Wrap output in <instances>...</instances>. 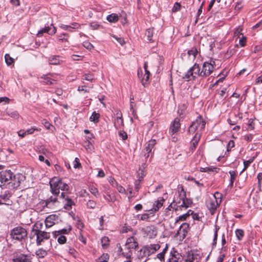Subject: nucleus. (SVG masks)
Returning a JSON list of instances; mask_svg holds the SVG:
<instances>
[{"label":"nucleus","mask_w":262,"mask_h":262,"mask_svg":"<svg viewBox=\"0 0 262 262\" xmlns=\"http://www.w3.org/2000/svg\"><path fill=\"white\" fill-rule=\"evenodd\" d=\"M50 186L51 192L53 195H58L59 194V190L68 191L69 186L68 185L62 181L61 179L54 177L50 181Z\"/></svg>","instance_id":"1"},{"label":"nucleus","mask_w":262,"mask_h":262,"mask_svg":"<svg viewBox=\"0 0 262 262\" xmlns=\"http://www.w3.org/2000/svg\"><path fill=\"white\" fill-rule=\"evenodd\" d=\"M35 236H36V244L37 246L41 245V243L45 240L49 239L50 237V234L49 232L41 231L38 229V228L36 227V225L35 224L33 226L31 232L30 238H33Z\"/></svg>","instance_id":"2"},{"label":"nucleus","mask_w":262,"mask_h":262,"mask_svg":"<svg viewBox=\"0 0 262 262\" xmlns=\"http://www.w3.org/2000/svg\"><path fill=\"white\" fill-rule=\"evenodd\" d=\"M10 236L13 240L21 241L27 237V231L25 228L17 226L10 231Z\"/></svg>","instance_id":"3"},{"label":"nucleus","mask_w":262,"mask_h":262,"mask_svg":"<svg viewBox=\"0 0 262 262\" xmlns=\"http://www.w3.org/2000/svg\"><path fill=\"white\" fill-rule=\"evenodd\" d=\"M221 194L218 192L214 193L213 198L207 201L206 205L211 214H213L221 202Z\"/></svg>","instance_id":"4"},{"label":"nucleus","mask_w":262,"mask_h":262,"mask_svg":"<svg viewBox=\"0 0 262 262\" xmlns=\"http://www.w3.org/2000/svg\"><path fill=\"white\" fill-rule=\"evenodd\" d=\"M185 199V191L183 186L181 187V190L178 191V197H174L172 201L174 204V209L176 211L183 210V205L182 202Z\"/></svg>","instance_id":"5"},{"label":"nucleus","mask_w":262,"mask_h":262,"mask_svg":"<svg viewBox=\"0 0 262 262\" xmlns=\"http://www.w3.org/2000/svg\"><path fill=\"white\" fill-rule=\"evenodd\" d=\"M60 198L62 200V202L64 209L69 211L72 209L73 206L75 205L74 200L70 197L67 192H61Z\"/></svg>","instance_id":"6"},{"label":"nucleus","mask_w":262,"mask_h":262,"mask_svg":"<svg viewBox=\"0 0 262 262\" xmlns=\"http://www.w3.org/2000/svg\"><path fill=\"white\" fill-rule=\"evenodd\" d=\"M12 172L10 170H5L0 171V187H8L10 179L12 177Z\"/></svg>","instance_id":"7"},{"label":"nucleus","mask_w":262,"mask_h":262,"mask_svg":"<svg viewBox=\"0 0 262 262\" xmlns=\"http://www.w3.org/2000/svg\"><path fill=\"white\" fill-rule=\"evenodd\" d=\"M160 248L159 244H150L144 246L141 249V252H143L144 256H149L155 253Z\"/></svg>","instance_id":"8"},{"label":"nucleus","mask_w":262,"mask_h":262,"mask_svg":"<svg viewBox=\"0 0 262 262\" xmlns=\"http://www.w3.org/2000/svg\"><path fill=\"white\" fill-rule=\"evenodd\" d=\"M21 177H23V176L19 173L14 174L12 173V177L10 179L7 188L9 189L17 188L20 185L21 181Z\"/></svg>","instance_id":"9"},{"label":"nucleus","mask_w":262,"mask_h":262,"mask_svg":"<svg viewBox=\"0 0 262 262\" xmlns=\"http://www.w3.org/2000/svg\"><path fill=\"white\" fill-rule=\"evenodd\" d=\"M56 32V28L54 27L53 24H51L50 26H45L44 28L38 31L37 35L38 37H41L44 33H46L49 35H52L54 34Z\"/></svg>","instance_id":"10"},{"label":"nucleus","mask_w":262,"mask_h":262,"mask_svg":"<svg viewBox=\"0 0 262 262\" xmlns=\"http://www.w3.org/2000/svg\"><path fill=\"white\" fill-rule=\"evenodd\" d=\"M212 65L208 61H205L203 63L202 68L203 77H206L209 76L213 71Z\"/></svg>","instance_id":"11"},{"label":"nucleus","mask_w":262,"mask_h":262,"mask_svg":"<svg viewBox=\"0 0 262 262\" xmlns=\"http://www.w3.org/2000/svg\"><path fill=\"white\" fill-rule=\"evenodd\" d=\"M180 126V119L178 118H175L170 124L169 129V135L172 136L175 133H177L179 130Z\"/></svg>","instance_id":"12"},{"label":"nucleus","mask_w":262,"mask_h":262,"mask_svg":"<svg viewBox=\"0 0 262 262\" xmlns=\"http://www.w3.org/2000/svg\"><path fill=\"white\" fill-rule=\"evenodd\" d=\"M125 246L130 251L132 249H136L138 247L137 239L134 236L128 238L126 242Z\"/></svg>","instance_id":"13"},{"label":"nucleus","mask_w":262,"mask_h":262,"mask_svg":"<svg viewBox=\"0 0 262 262\" xmlns=\"http://www.w3.org/2000/svg\"><path fill=\"white\" fill-rule=\"evenodd\" d=\"M189 229V224L187 223H184L180 226L177 234L180 235L182 234V238L184 239L186 237Z\"/></svg>","instance_id":"14"},{"label":"nucleus","mask_w":262,"mask_h":262,"mask_svg":"<svg viewBox=\"0 0 262 262\" xmlns=\"http://www.w3.org/2000/svg\"><path fill=\"white\" fill-rule=\"evenodd\" d=\"M156 144V140L155 139H151L149 140L145 147L146 152L145 154V157L147 158L149 157L150 155L152 154V150Z\"/></svg>","instance_id":"15"},{"label":"nucleus","mask_w":262,"mask_h":262,"mask_svg":"<svg viewBox=\"0 0 262 262\" xmlns=\"http://www.w3.org/2000/svg\"><path fill=\"white\" fill-rule=\"evenodd\" d=\"M118 116L114 120V126L117 129H121L124 126L123 120L122 117L121 113L118 112L117 113Z\"/></svg>","instance_id":"16"},{"label":"nucleus","mask_w":262,"mask_h":262,"mask_svg":"<svg viewBox=\"0 0 262 262\" xmlns=\"http://www.w3.org/2000/svg\"><path fill=\"white\" fill-rule=\"evenodd\" d=\"M57 220V216L56 214L48 215L45 220V225L47 228H50L55 224Z\"/></svg>","instance_id":"17"},{"label":"nucleus","mask_w":262,"mask_h":262,"mask_svg":"<svg viewBox=\"0 0 262 262\" xmlns=\"http://www.w3.org/2000/svg\"><path fill=\"white\" fill-rule=\"evenodd\" d=\"M192 123L194 126H196V129L200 127V130H202L205 128L206 122L203 120V118L201 116H199L197 117L195 120L192 122Z\"/></svg>","instance_id":"18"},{"label":"nucleus","mask_w":262,"mask_h":262,"mask_svg":"<svg viewBox=\"0 0 262 262\" xmlns=\"http://www.w3.org/2000/svg\"><path fill=\"white\" fill-rule=\"evenodd\" d=\"M167 262H181L180 255L174 248L170 251V257Z\"/></svg>","instance_id":"19"},{"label":"nucleus","mask_w":262,"mask_h":262,"mask_svg":"<svg viewBox=\"0 0 262 262\" xmlns=\"http://www.w3.org/2000/svg\"><path fill=\"white\" fill-rule=\"evenodd\" d=\"M190 69L193 75V79L196 78L198 76L203 77L202 70L201 71V68L198 64L195 63L191 68H190Z\"/></svg>","instance_id":"20"},{"label":"nucleus","mask_w":262,"mask_h":262,"mask_svg":"<svg viewBox=\"0 0 262 262\" xmlns=\"http://www.w3.org/2000/svg\"><path fill=\"white\" fill-rule=\"evenodd\" d=\"M201 135L196 133L192 139L190 141V149L191 151H194L200 141Z\"/></svg>","instance_id":"21"},{"label":"nucleus","mask_w":262,"mask_h":262,"mask_svg":"<svg viewBox=\"0 0 262 262\" xmlns=\"http://www.w3.org/2000/svg\"><path fill=\"white\" fill-rule=\"evenodd\" d=\"M40 78L43 79L42 82L46 84L53 85L56 83V80L51 78V75L50 74L43 75Z\"/></svg>","instance_id":"22"},{"label":"nucleus","mask_w":262,"mask_h":262,"mask_svg":"<svg viewBox=\"0 0 262 262\" xmlns=\"http://www.w3.org/2000/svg\"><path fill=\"white\" fill-rule=\"evenodd\" d=\"M72 230V227L71 226H69L68 228H63L62 229L59 230L58 231H55L53 232V234L54 236L56 238L57 236L59 235H65L69 234L70 231Z\"/></svg>","instance_id":"23"},{"label":"nucleus","mask_w":262,"mask_h":262,"mask_svg":"<svg viewBox=\"0 0 262 262\" xmlns=\"http://www.w3.org/2000/svg\"><path fill=\"white\" fill-rule=\"evenodd\" d=\"M164 201L165 200L163 197L159 198L153 204L152 210H154L155 211H158L159 209L163 206Z\"/></svg>","instance_id":"24"},{"label":"nucleus","mask_w":262,"mask_h":262,"mask_svg":"<svg viewBox=\"0 0 262 262\" xmlns=\"http://www.w3.org/2000/svg\"><path fill=\"white\" fill-rule=\"evenodd\" d=\"M220 170V168L214 167V166H209L206 167H200V170L201 172L210 173L211 172H214L218 173Z\"/></svg>","instance_id":"25"},{"label":"nucleus","mask_w":262,"mask_h":262,"mask_svg":"<svg viewBox=\"0 0 262 262\" xmlns=\"http://www.w3.org/2000/svg\"><path fill=\"white\" fill-rule=\"evenodd\" d=\"M57 196L58 195H54V196H51L46 200V203H45V205H48L49 208H51L58 202Z\"/></svg>","instance_id":"26"},{"label":"nucleus","mask_w":262,"mask_h":262,"mask_svg":"<svg viewBox=\"0 0 262 262\" xmlns=\"http://www.w3.org/2000/svg\"><path fill=\"white\" fill-rule=\"evenodd\" d=\"M17 261L19 262H31V257L30 255L20 254L16 256Z\"/></svg>","instance_id":"27"},{"label":"nucleus","mask_w":262,"mask_h":262,"mask_svg":"<svg viewBox=\"0 0 262 262\" xmlns=\"http://www.w3.org/2000/svg\"><path fill=\"white\" fill-rule=\"evenodd\" d=\"M65 250L75 258L78 256V252L74 248L70 246H66Z\"/></svg>","instance_id":"28"},{"label":"nucleus","mask_w":262,"mask_h":262,"mask_svg":"<svg viewBox=\"0 0 262 262\" xmlns=\"http://www.w3.org/2000/svg\"><path fill=\"white\" fill-rule=\"evenodd\" d=\"M61 60L59 56H53L51 57L49 60V64L53 65H57L60 64Z\"/></svg>","instance_id":"29"},{"label":"nucleus","mask_w":262,"mask_h":262,"mask_svg":"<svg viewBox=\"0 0 262 262\" xmlns=\"http://www.w3.org/2000/svg\"><path fill=\"white\" fill-rule=\"evenodd\" d=\"M106 20L110 23H115L119 20L118 14L116 13H112L106 17Z\"/></svg>","instance_id":"30"},{"label":"nucleus","mask_w":262,"mask_h":262,"mask_svg":"<svg viewBox=\"0 0 262 262\" xmlns=\"http://www.w3.org/2000/svg\"><path fill=\"white\" fill-rule=\"evenodd\" d=\"M214 228H215V229L214 230V236H213V242L212 243V247L216 246V243H217V232L220 228V227L216 224L214 225Z\"/></svg>","instance_id":"31"},{"label":"nucleus","mask_w":262,"mask_h":262,"mask_svg":"<svg viewBox=\"0 0 262 262\" xmlns=\"http://www.w3.org/2000/svg\"><path fill=\"white\" fill-rule=\"evenodd\" d=\"M154 34V28H149L145 32V36L147 40L150 42H153L152 36Z\"/></svg>","instance_id":"32"},{"label":"nucleus","mask_w":262,"mask_h":262,"mask_svg":"<svg viewBox=\"0 0 262 262\" xmlns=\"http://www.w3.org/2000/svg\"><path fill=\"white\" fill-rule=\"evenodd\" d=\"M100 118V114L96 113L95 111L93 112L92 114L90 117V120L91 122H94L96 123L99 122Z\"/></svg>","instance_id":"33"},{"label":"nucleus","mask_w":262,"mask_h":262,"mask_svg":"<svg viewBox=\"0 0 262 262\" xmlns=\"http://www.w3.org/2000/svg\"><path fill=\"white\" fill-rule=\"evenodd\" d=\"M136 104L134 102V98L133 96L130 98V111L132 112V115L135 117L136 116V110L135 107Z\"/></svg>","instance_id":"34"},{"label":"nucleus","mask_w":262,"mask_h":262,"mask_svg":"<svg viewBox=\"0 0 262 262\" xmlns=\"http://www.w3.org/2000/svg\"><path fill=\"white\" fill-rule=\"evenodd\" d=\"M229 173L230 175V182L229 184V186L232 187L233 185V183L236 177V172L233 170H230L229 171Z\"/></svg>","instance_id":"35"},{"label":"nucleus","mask_w":262,"mask_h":262,"mask_svg":"<svg viewBox=\"0 0 262 262\" xmlns=\"http://www.w3.org/2000/svg\"><path fill=\"white\" fill-rule=\"evenodd\" d=\"M101 241L102 248L103 249L107 248L110 244V239L107 236H103L102 237Z\"/></svg>","instance_id":"36"},{"label":"nucleus","mask_w":262,"mask_h":262,"mask_svg":"<svg viewBox=\"0 0 262 262\" xmlns=\"http://www.w3.org/2000/svg\"><path fill=\"white\" fill-rule=\"evenodd\" d=\"M183 78L185 79L186 81H189L191 79L194 80L193 75L192 74V71L190 68L187 71L186 73H185V75L183 76Z\"/></svg>","instance_id":"37"},{"label":"nucleus","mask_w":262,"mask_h":262,"mask_svg":"<svg viewBox=\"0 0 262 262\" xmlns=\"http://www.w3.org/2000/svg\"><path fill=\"white\" fill-rule=\"evenodd\" d=\"M236 237L238 240L241 241L244 236V231L242 229H237L235 231Z\"/></svg>","instance_id":"38"},{"label":"nucleus","mask_w":262,"mask_h":262,"mask_svg":"<svg viewBox=\"0 0 262 262\" xmlns=\"http://www.w3.org/2000/svg\"><path fill=\"white\" fill-rule=\"evenodd\" d=\"M35 254L38 257L43 258L47 255V253L45 250L40 248L36 251Z\"/></svg>","instance_id":"39"},{"label":"nucleus","mask_w":262,"mask_h":262,"mask_svg":"<svg viewBox=\"0 0 262 262\" xmlns=\"http://www.w3.org/2000/svg\"><path fill=\"white\" fill-rule=\"evenodd\" d=\"M5 62L7 66H11L14 62V59L12 58L9 54H6L5 55Z\"/></svg>","instance_id":"40"},{"label":"nucleus","mask_w":262,"mask_h":262,"mask_svg":"<svg viewBox=\"0 0 262 262\" xmlns=\"http://www.w3.org/2000/svg\"><path fill=\"white\" fill-rule=\"evenodd\" d=\"M198 53V51L195 47H193L191 50H189L187 52V54L189 56L191 55L192 56V59L194 60L195 57L197 53Z\"/></svg>","instance_id":"41"},{"label":"nucleus","mask_w":262,"mask_h":262,"mask_svg":"<svg viewBox=\"0 0 262 262\" xmlns=\"http://www.w3.org/2000/svg\"><path fill=\"white\" fill-rule=\"evenodd\" d=\"M192 203V201L190 199L186 198V196H185V199H184V201H183V202H182V204L183 205V209H187L190 206V205Z\"/></svg>","instance_id":"42"},{"label":"nucleus","mask_w":262,"mask_h":262,"mask_svg":"<svg viewBox=\"0 0 262 262\" xmlns=\"http://www.w3.org/2000/svg\"><path fill=\"white\" fill-rule=\"evenodd\" d=\"M69 35L67 33H62L57 36L58 40L63 41H68Z\"/></svg>","instance_id":"43"},{"label":"nucleus","mask_w":262,"mask_h":262,"mask_svg":"<svg viewBox=\"0 0 262 262\" xmlns=\"http://www.w3.org/2000/svg\"><path fill=\"white\" fill-rule=\"evenodd\" d=\"M109 255L107 253H103L98 259L97 262H108Z\"/></svg>","instance_id":"44"},{"label":"nucleus","mask_w":262,"mask_h":262,"mask_svg":"<svg viewBox=\"0 0 262 262\" xmlns=\"http://www.w3.org/2000/svg\"><path fill=\"white\" fill-rule=\"evenodd\" d=\"M142 181H143L139 180V179L135 181L134 184H135V190L136 192H138L139 191L141 187V184H142Z\"/></svg>","instance_id":"45"},{"label":"nucleus","mask_w":262,"mask_h":262,"mask_svg":"<svg viewBox=\"0 0 262 262\" xmlns=\"http://www.w3.org/2000/svg\"><path fill=\"white\" fill-rule=\"evenodd\" d=\"M89 190L91 193L94 195L96 197H97L99 195L98 189L93 186L89 187Z\"/></svg>","instance_id":"46"},{"label":"nucleus","mask_w":262,"mask_h":262,"mask_svg":"<svg viewBox=\"0 0 262 262\" xmlns=\"http://www.w3.org/2000/svg\"><path fill=\"white\" fill-rule=\"evenodd\" d=\"M82 79L90 81H93L94 79V76L92 74H85L82 76Z\"/></svg>","instance_id":"47"},{"label":"nucleus","mask_w":262,"mask_h":262,"mask_svg":"<svg viewBox=\"0 0 262 262\" xmlns=\"http://www.w3.org/2000/svg\"><path fill=\"white\" fill-rule=\"evenodd\" d=\"M108 181L113 187H116L119 184L115 179L112 176L108 178Z\"/></svg>","instance_id":"48"},{"label":"nucleus","mask_w":262,"mask_h":262,"mask_svg":"<svg viewBox=\"0 0 262 262\" xmlns=\"http://www.w3.org/2000/svg\"><path fill=\"white\" fill-rule=\"evenodd\" d=\"M57 242L60 244H65L67 242V238L63 235H59L57 236Z\"/></svg>","instance_id":"49"},{"label":"nucleus","mask_w":262,"mask_h":262,"mask_svg":"<svg viewBox=\"0 0 262 262\" xmlns=\"http://www.w3.org/2000/svg\"><path fill=\"white\" fill-rule=\"evenodd\" d=\"M149 78V76L144 75L141 79V82L144 86H146L148 84Z\"/></svg>","instance_id":"50"},{"label":"nucleus","mask_w":262,"mask_h":262,"mask_svg":"<svg viewBox=\"0 0 262 262\" xmlns=\"http://www.w3.org/2000/svg\"><path fill=\"white\" fill-rule=\"evenodd\" d=\"M149 214L148 213H144L141 215L138 214L137 215V218L139 220L146 221L149 219Z\"/></svg>","instance_id":"51"},{"label":"nucleus","mask_w":262,"mask_h":262,"mask_svg":"<svg viewBox=\"0 0 262 262\" xmlns=\"http://www.w3.org/2000/svg\"><path fill=\"white\" fill-rule=\"evenodd\" d=\"M188 214H183L181 215H180L176 220L175 222V224L178 223L179 221H185L188 216Z\"/></svg>","instance_id":"52"},{"label":"nucleus","mask_w":262,"mask_h":262,"mask_svg":"<svg viewBox=\"0 0 262 262\" xmlns=\"http://www.w3.org/2000/svg\"><path fill=\"white\" fill-rule=\"evenodd\" d=\"M46 203V200H41L38 204H37V207L38 208H40V210H42L45 208H49L48 205H45V203Z\"/></svg>","instance_id":"53"},{"label":"nucleus","mask_w":262,"mask_h":262,"mask_svg":"<svg viewBox=\"0 0 262 262\" xmlns=\"http://www.w3.org/2000/svg\"><path fill=\"white\" fill-rule=\"evenodd\" d=\"M87 207L91 209H94L96 206V203L93 200H89L86 204Z\"/></svg>","instance_id":"54"},{"label":"nucleus","mask_w":262,"mask_h":262,"mask_svg":"<svg viewBox=\"0 0 262 262\" xmlns=\"http://www.w3.org/2000/svg\"><path fill=\"white\" fill-rule=\"evenodd\" d=\"M197 129L196 126H194L192 123L189 126L187 130V133L189 134H192L195 133Z\"/></svg>","instance_id":"55"},{"label":"nucleus","mask_w":262,"mask_h":262,"mask_svg":"<svg viewBox=\"0 0 262 262\" xmlns=\"http://www.w3.org/2000/svg\"><path fill=\"white\" fill-rule=\"evenodd\" d=\"M234 146V142L232 140H229L227 146V151H230L231 149Z\"/></svg>","instance_id":"56"},{"label":"nucleus","mask_w":262,"mask_h":262,"mask_svg":"<svg viewBox=\"0 0 262 262\" xmlns=\"http://www.w3.org/2000/svg\"><path fill=\"white\" fill-rule=\"evenodd\" d=\"M138 179L143 181V178L145 176V173L143 169H139V172L138 173Z\"/></svg>","instance_id":"57"},{"label":"nucleus","mask_w":262,"mask_h":262,"mask_svg":"<svg viewBox=\"0 0 262 262\" xmlns=\"http://www.w3.org/2000/svg\"><path fill=\"white\" fill-rule=\"evenodd\" d=\"M40 131V129L35 127H32L31 128L28 129L26 130L27 135L32 134L34 131Z\"/></svg>","instance_id":"58"},{"label":"nucleus","mask_w":262,"mask_h":262,"mask_svg":"<svg viewBox=\"0 0 262 262\" xmlns=\"http://www.w3.org/2000/svg\"><path fill=\"white\" fill-rule=\"evenodd\" d=\"M42 124L48 129H50L51 127L54 128L53 126L46 120H42Z\"/></svg>","instance_id":"59"},{"label":"nucleus","mask_w":262,"mask_h":262,"mask_svg":"<svg viewBox=\"0 0 262 262\" xmlns=\"http://www.w3.org/2000/svg\"><path fill=\"white\" fill-rule=\"evenodd\" d=\"M119 136L123 140H125L127 139V133L123 131V130H120L119 132Z\"/></svg>","instance_id":"60"},{"label":"nucleus","mask_w":262,"mask_h":262,"mask_svg":"<svg viewBox=\"0 0 262 262\" xmlns=\"http://www.w3.org/2000/svg\"><path fill=\"white\" fill-rule=\"evenodd\" d=\"M239 43L242 47L245 46L246 44V37L243 36L239 40Z\"/></svg>","instance_id":"61"},{"label":"nucleus","mask_w":262,"mask_h":262,"mask_svg":"<svg viewBox=\"0 0 262 262\" xmlns=\"http://www.w3.org/2000/svg\"><path fill=\"white\" fill-rule=\"evenodd\" d=\"M186 109V106L185 104H183L179 106L178 112L181 115L183 114V111H184Z\"/></svg>","instance_id":"62"},{"label":"nucleus","mask_w":262,"mask_h":262,"mask_svg":"<svg viewBox=\"0 0 262 262\" xmlns=\"http://www.w3.org/2000/svg\"><path fill=\"white\" fill-rule=\"evenodd\" d=\"M181 8V5L178 3H176L172 8V12H177L180 10Z\"/></svg>","instance_id":"63"},{"label":"nucleus","mask_w":262,"mask_h":262,"mask_svg":"<svg viewBox=\"0 0 262 262\" xmlns=\"http://www.w3.org/2000/svg\"><path fill=\"white\" fill-rule=\"evenodd\" d=\"M10 4L15 7H17L20 5V0H10Z\"/></svg>","instance_id":"64"}]
</instances>
